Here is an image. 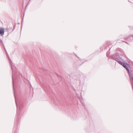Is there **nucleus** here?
<instances>
[{
  "label": "nucleus",
  "instance_id": "obj_3",
  "mask_svg": "<svg viewBox=\"0 0 133 133\" xmlns=\"http://www.w3.org/2000/svg\"><path fill=\"white\" fill-rule=\"evenodd\" d=\"M119 63L120 64H121L123 66V65H124V64H125L123 62H121V61H119Z\"/></svg>",
  "mask_w": 133,
  "mask_h": 133
},
{
  "label": "nucleus",
  "instance_id": "obj_2",
  "mask_svg": "<svg viewBox=\"0 0 133 133\" xmlns=\"http://www.w3.org/2000/svg\"><path fill=\"white\" fill-rule=\"evenodd\" d=\"M4 30L3 28L0 29V34L2 36L4 35Z\"/></svg>",
  "mask_w": 133,
  "mask_h": 133
},
{
  "label": "nucleus",
  "instance_id": "obj_4",
  "mask_svg": "<svg viewBox=\"0 0 133 133\" xmlns=\"http://www.w3.org/2000/svg\"><path fill=\"white\" fill-rule=\"evenodd\" d=\"M132 80H133V78H132Z\"/></svg>",
  "mask_w": 133,
  "mask_h": 133
},
{
  "label": "nucleus",
  "instance_id": "obj_1",
  "mask_svg": "<svg viewBox=\"0 0 133 133\" xmlns=\"http://www.w3.org/2000/svg\"><path fill=\"white\" fill-rule=\"evenodd\" d=\"M123 66L128 71H129V70L128 69V67L129 66V65L127 63H125L123 65Z\"/></svg>",
  "mask_w": 133,
  "mask_h": 133
}]
</instances>
